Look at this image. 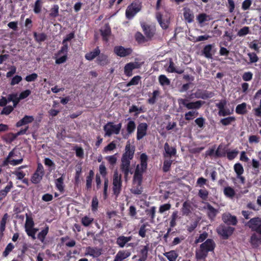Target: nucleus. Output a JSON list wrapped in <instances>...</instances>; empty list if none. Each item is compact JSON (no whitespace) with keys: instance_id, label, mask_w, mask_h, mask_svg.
Returning a JSON list of instances; mask_svg holds the SVG:
<instances>
[{"instance_id":"obj_1","label":"nucleus","mask_w":261,"mask_h":261,"mask_svg":"<svg viewBox=\"0 0 261 261\" xmlns=\"http://www.w3.org/2000/svg\"><path fill=\"white\" fill-rule=\"evenodd\" d=\"M31 93V92L30 90H25L21 92L19 95L16 93L9 95V100H12V106L9 105L6 106L4 109L1 114H9L19 101L27 98L30 95Z\"/></svg>"},{"instance_id":"obj_2","label":"nucleus","mask_w":261,"mask_h":261,"mask_svg":"<svg viewBox=\"0 0 261 261\" xmlns=\"http://www.w3.org/2000/svg\"><path fill=\"white\" fill-rule=\"evenodd\" d=\"M216 244L213 240L207 239L200 245L199 250L196 252V257L198 259H205L209 252L214 251Z\"/></svg>"},{"instance_id":"obj_3","label":"nucleus","mask_w":261,"mask_h":261,"mask_svg":"<svg viewBox=\"0 0 261 261\" xmlns=\"http://www.w3.org/2000/svg\"><path fill=\"white\" fill-rule=\"evenodd\" d=\"M122 176L117 171H115L113 178V194L118 197L122 190Z\"/></svg>"},{"instance_id":"obj_4","label":"nucleus","mask_w":261,"mask_h":261,"mask_svg":"<svg viewBox=\"0 0 261 261\" xmlns=\"http://www.w3.org/2000/svg\"><path fill=\"white\" fill-rule=\"evenodd\" d=\"M170 18L169 14L165 11L162 13L159 12L156 13V18L163 29L168 28L170 22Z\"/></svg>"},{"instance_id":"obj_5","label":"nucleus","mask_w":261,"mask_h":261,"mask_svg":"<svg viewBox=\"0 0 261 261\" xmlns=\"http://www.w3.org/2000/svg\"><path fill=\"white\" fill-rule=\"evenodd\" d=\"M141 9V5L139 2L132 3L128 6L126 10V17L128 19H132Z\"/></svg>"},{"instance_id":"obj_6","label":"nucleus","mask_w":261,"mask_h":261,"mask_svg":"<svg viewBox=\"0 0 261 261\" xmlns=\"http://www.w3.org/2000/svg\"><path fill=\"white\" fill-rule=\"evenodd\" d=\"M234 228L226 226L224 224L220 225L217 229V233L221 236L223 239H227L233 233Z\"/></svg>"},{"instance_id":"obj_7","label":"nucleus","mask_w":261,"mask_h":261,"mask_svg":"<svg viewBox=\"0 0 261 261\" xmlns=\"http://www.w3.org/2000/svg\"><path fill=\"white\" fill-rule=\"evenodd\" d=\"M135 151V146L131 145L129 141H128L121 160L130 161L134 158Z\"/></svg>"},{"instance_id":"obj_8","label":"nucleus","mask_w":261,"mask_h":261,"mask_svg":"<svg viewBox=\"0 0 261 261\" xmlns=\"http://www.w3.org/2000/svg\"><path fill=\"white\" fill-rule=\"evenodd\" d=\"M121 127V124H114L113 122H109L104 126L105 136H110L113 134H118Z\"/></svg>"},{"instance_id":"obj_9","label":"nucleus","mask_w":261,"mask_h":261,"mask_svg":"<svg viewBox=\"0 0 261 261\" xmlns=\"http://www.w3.org/2000/svg\"><path fill=\"white\" fill-rule=\"evenodd\" d=\"M246 225L252 231L256 232L261 236V218L254 217L251 219L247 222Z\"/></svg>"},{"instance_id":"obj_10","label":"nucleus","mask_w":261,"mask_h":261,"mask_svg":"<svg viewBox=\"0 0 261 261\" xmlns=\"http://www.w3.org/2000/svg\"><path fill=\"white\" fill-rule=\"evenodd\" d=\"M99 171L102 177L105 178L103 196L104 199H106L108 197L107 192L108 188L109 180L108 178L106 177L107 175V168L103 163L99 165Z\"/></svg>"},{"instance_id":"obj_11","label":"nucleus","mask_w":261,"mask_h":261,"mask_svg":"<svg viewBox=\"0 0 261 261\" xmlns=\"http://www.w3.org/2000/svg\"><path fill=\"white\" fill-rule=\"evenodd\" d=\"M178 104L181 106H185L188 109H198L204 103L201 100L196 101L195 102H189L187 99L179 98L178 99Z\"/></svg>"},{"instance_id":"obj_12","label":"nucleus","mask_w":261,"mask_h":261,"mask_svg":"<svg viewBox=\"0 0 261 261\" xmlns=\"http://www.w3.org/2000/svg\"><path fill=\"white\" fill-rule=\"evenodd\" d=\"M142 65V62H139L138 61L129 62L126 64L124 68V74L127 76H132L133 74V70L136 69L140 68Z\"/></svg>"},{"instance_id":"obj_13","label":"nucleus","mask_w":261,"mask_h":261,"mask_svg":"<svg viewBox=\"0 0 261 261\" xmlns=\"http://www.w3.org/2000/svg\"><path fill=\"white\" fill-rule=\"evenodd\" d=\"M120 166L121 171L124 174V178L126 182L128 180V175L130 171V161L121 160Z\"/></svg>"},{"instance_id":"obj_14","label":"nucleus","mask_w":261,"mask_h":261,"mask_svg":"<svg viewBox=\"0 0 261 261\" xmlns=\"http://www.w3.org/2000/svg\"><path fill=\"white\" fill-rule=\"evenodd\" d=\"M114 51L118 56L124 57L129 55L132 53V50L130 48H124L122 46H117L115 47Z\"/></svg>"},{"instance_id":"obj_15","label":"nucleus","mask_w":261,"mask_h":261,"mask_svg":"<svg viewBox=\"0 0 261 261\" xmlns=\"http://www.w3.org/2000/svg\"><path fill=\"white\" fill-rule=\"evenodd\" d=\"M222 219L223 221L227 225H236L238 223L237 217L231 215L229 213L223 214Z\"/></svg>"},{"instance_id":"obj_16","label":"nucleus","mask_w":261,"mask_h":261,"mask_svg":"<svg viewBox=\"0 0 261 261\" xmlns=\"http://www.w3.org/2000/svg\"><path fill=\"white\" fill-rule=\"evenodd\" d=\"M144 172V171L140 170V165H137L133 177V185H135L136 183L142 184L143 179V174Z\"/></svg>"},{"instance_id":"obj_17","label":"nucleus","mask_w":261,"mask_h":261,"mask_svg":"<svg viewBox=\"0 0 261 261\" xmlns=\"http://www.w3.org/2000/svg\"><path fill=\"white\" fill-rule=\"evenodd\" d=\"M147 124L146 123H141L137 127V139L140 140L146 135L147 129Z\"/></svg>"},{"instance_id":"obj_18","label":"nucleus","mask_w":261,"mask_h":261,"mask_svg":"<svg viewBox=\"0 0 261 261\" xmlns=\"http://www.w3.org/2000/svg\"><path fill=\"white\" fill-rule=\"evenodd\" d=\"M102 254V249L98 247H88L86 248V255H89L94 258L99 257Z\"/></svg>"},{"instance_id":"obj_19","label":"nucleus","mask_w":261,"mask_h":261,"mask_svg":"<svg viewBox=\"0 0 261 261\" xmlns=\"http://www.w3.org/2000/svg\"><path fill=\"white\" fill-rule=\"evenodd\" d=\"M212 96H213V94L211 93H208L206 92H204V91L199 90L197 91L195 93L191 94L190 95L189 98H193L195 97L197 98H202V99H206L207 98L212 97Z\"/></svg>"},{"instance_id":"obj_20","label":"nucleus","mask_w":261,"mask_h":261,"mask_svg":"<svg viewBox=\"0 0 261 261\" xmlns=\"http://www.w3.org/2000/svg\"><path fill=\"white\" fill-rule=\"evenodd\" d=\"M28 128L29 127L27 126H25L24 128L20 129L19 131L15 134H13L12 133H9L7 136L8 140L10 142L13 141L18 136L27 134V131L28 130Z\"/></svg>"},{"instance_id":"obj_21","label":"nucleus","mask_w":261,"mask_h":261,"mask_svg":"<svg viewBox=\"0 0 261 261\" xmlns=\"http://www.w3.org/2000/svg\"><path fill=\"white\" fill-rule=\"evenodd\" d=\"M164 150L165 153H164V158H169L174 156L176 153V149L175 147H171L168 143H165L164 145Z\"/></svg>"},{"instance_id":"obj_22","label":"nucleus","mask_w":261,"mask_h":261,"mask_svg":"<svg viewBox=\"0 0 261 261\" xmlns=\"http://www.w3.org/2000/svg\"><path fill=\"white\" fill-rule=\"evenodd\" d=\"M144 33L146 37L151 39L155 33V29L153 27L143 24L142 25Z\"/></svg>"},{"instance_id":"obj_23","label":"nucleus","mask_w":261,"mask_h":261,"mask_svg":"<svg viewBox=\"0 0 261 261\" xmlns=\"http://www.w3.org/2000/svg\"><path fill=\"white\" fill-rule=\"evenodd\" d=\"M34 120V118L32 116L25 115V116L18 121L16 124V126L17 127L26 125L29 123L32 122Z\"/></svg>"},{"instance_id":"obj_24","label":"nucleus","mask_w":261,"mask_h":261,"mask_svg":"<svg viewBox=\"0 0 261 261\" xmlns=\"http://www.w3.org/2000/svg\"><path fill=\"white\" fill-rule=\"evenodd\" d=\"M64 174H62L61 177L56 179L55 181L56 188L61 193L64 191Z\"/></svg>"},{"instance_id":"obj_25","label":"nucleus","mask_w":261,"mask_h":261,"mask_svg":"<svg viewBox=\"0 0 261 261\" xmlns=\"http://www.w3.org/2000/svg\"><path fill=\"white\" fill-rule=\"evenodd\" d=\"M13 188V182L11 181L8 182V185L4 189L0 191V201L2 200L6 197L8 193Z\"/></svg>"},{"instance_id":"obj_26","label":"nucleus","mask_w":261,"mask_h":261,"mask_svg":"<svg viewBox=\"0 0 261 261\" xmlns=\"http://www.w3.org/2000/svg\"><path fill=\"white\" fill-rule=\"evenodd\" d=\"M130 255V253L126 251H119L116 255L114 261H122L127 258Z\"/></svg>"},{"instance_id":"obj_27","label":"nucleus","mask_w":261,"mask_h":261,"mask_svg":"<svg viewBox=\"0 0 261 261\" xmlns=\"http://www.w3.org/2000/svg\"><path fill=\"white\" fill-rule=\"evenodd\" d=\"M147 160L148 156L147 155L143 153H142L140 155V170L145 172L147 169Z\"/></svg>"},{"instance_id":"obj_28","label":"nucleus","mask_w":261,"mask_h":261,"mask_svg":"<svg viewBox=\"0 0 261 261\" xmlns=\"http://www.w3.org/2000/svg\"><path fill=\"white\" fill-rule=\"evenodd\" d=\"M97 63L101 66H105L108 64L110 63L108 56L104 54H99L97 58Z\"/></svg>"},{"instance_id":"obj_29","label":"nucleus","mask_w":261,"mask_h":261,"mask_svg":"<svg viewBox=\"0 0 261 261\" xmlns=\"http://www.w3.org/2000/svg\"><path fill=\"white\" fill-rule=\"evenodd\" d=\"M227 150L225 147L220 144L217 148V149L215 151V156L216 157H224L227 154Z\"/></svg>"},{"instance_id":"obj_30","label":"nucleus","mask_w":261,"mask_h":261,"mask_svg":"<svg viewBox=\"0 0 261 261\" xmlns=\"http://www.w3.org/2000/svg\"><path fill=\"white\" fill-rule=\"evenodd\" d=\"M250 243L253 247H257L261 243V238L255 233H253L251 236Z\"/></svg>"},{"instance_id":"obj_31","label":"nucleus","mask_w":261,"mask_h":261,"mask_svg":"<svg viewBox=\"0 0 261 261\" xmlns=\"http://www.w3.org/2000/svg\"><path fill=\"white\" fill-rule=\"evenodd\" d=\"M43 176L42 174L35 171L31 176V182L34 184H38L41 181Z\"/></svg>"},{"instance_id":"obj_32","label":"nucleus","mask_w":261,"mask_h":261,"mask_svg":"<svg viewBox=\"0 0 261 261\" xmlns=\"http://www.w3.org/2000/svg\"><path fill=\"white\" fill-rule=\"evenodd\" d=\"M206 208L208 210L207 215L210 218H214L217 215V211L213 206H212L209 203L206 202Z\"/></svg>"},{"instance_id":"obj_33","label":"nucleus","mask_w":261,"mask_h":261,"mask_svg":"<svg viewBox=\"0 0 261 261\" xmlns=\"http://www.w3.org/2000/svg\"><path fill=\"white\" fill-rule=\"evenodd\" d=\"M184 17L185 20L189 23H191L193 21L194 15L189 9H184Z\"/></svg>"},{"instance_id":"obj_34","label":"nucleus","mask_w":261,"mask_h":261,"mask_svg":"<svg viewBox=\"0 0 261 261\" xmlns=\"http://www.w3.org/2000/svg\"><path fill=\"white\" fill-rule=\"evenodd\" d=\"M49 231V227L47 225L44 227V228L37 235V238L42 243L44 242L45 237Z\"/></svg>"},{"instance_id":"obj_35","label":"nucleus","mask_w":261,"mask_h":261,"mask_svg":"<svg viewBox=\"0 0 261 261\" xmlns=\"http://www.w3.org/2000/svg\"><path fill=\"white\" fill-rule=\"evenodd\" d=\"M26 220L25 223L24 224V228H32L34 226L35 223L33 220V218L31 216V215H29L28 214H26Z\"/></svg>"},{"instance_id":"obj_36","label":"nucleus","mask_w":261,"mask_h":261,"mask_svg":"<svg viewBox=\"0 0 261 261\" xmlns=\"http://www.w3.org/2000/svg\"><path fill=\"white\" fill-rule=\"evenodd\" d=\"M148 249L149 247L148 245L143 246V248L141 250V256L138 259V261H145L147 259Z\"/></svg>"},{"instance_id":"obj_37","label":"nucleus","mask_w":261,"mask_h":261,"mask_svg":"<svg viewBox=\"0 0 261 261\" xmlns=\"http://www.w3.org/2000/svg\"><path fill=\"white\" fill-rule=\"evenodd\" d=\"M191 204L188 201H185L182 204L181 211L183 216H188L191 212Z\"/></svg>"},{"instance_id":"obj_38","label":"nucleus","mask_w":261,"mask_h":261,"mask_svg":"<svg viewBox=\"0 0 261 261\" xmlns=\"http://www.w3.org/2000/svg\"><path fill=\"white\" fill-rule=\"evenodd\" d=\"M210 16L206 15L205 13H201L199 14L197 17V19L198 22L202 25L203 23L205 21H208L211 20Z\"/></svg>"},{"instance_id":"obj_39","label":"nucleus","mask_w":261,"mask_h":261,"mask_svg":"<svg viewBox=\"0 0 261 261\" xmlns=\"http://www.w3.org/2000/svg\"><path fill=\"white\" fill-rule=\"evenodd\" d=\"M100 54V50L98 48H95L93 51L87 53L85 55V58L89 61L92 60Z\"/></svg>"},{"instance_id":"obj_40","label":"nucleus","mask_w":261,"mask_h":261,"mask_svg":"<svg viewBox=\"0 0 261 261\" xmlns=\"http://www.w3.org/2000/svg\"><path fill=\"white\" fill-rule=\"evenodd\" d=\"M224 194L227 197L232 198L236 195L234 190L230 187H226L224 189Z\"/></svg>"},{"instance_id":"obj_41","label":"nucleus","mask_w":261,"mask_h":261,"mask_svg":"<svg viewBox=\"0 0 261 261\" xmlns=\"http://www.w3.org/2000/svg\"><path fill=\"white\" fill-rule=\"evenodd\" d=\"M101 33L103 39L106 41L108 40V37L111 33V30L110 27L108 25H105L103 28H101Z\"/></svg>"},{"instance_id":"obj_42","label":"nucleus","mask_w":261,"mask_h":261,"mask_svg":"<svg viewBox=\"0 0 261 261\" xmlns=\"http://www.w3.org/2000/svg\"><path fill=\"white\" fill-rule=\"evenodd\" d=\"M212 45L211 44L206 45L203 50V53L204 56L208 59H212L213 57L212 51Z\"/></svg>"},{"instance_id":"obj_43","label":"nucleus","mask_w":261,"mask_h":261,"mask_svg":"<svg viewBox=\"0 0 261 261\" xmlns=\"http://www.w3.org/2000/svg\"><path fill=\"white\" fill-rule=\"evenodd\" d=\"M233 169L237 174V176L242 175L244 172V168L242 165L240 163H236L234 165Z\"/></svg>"},{"instance_id":"obj_44","label":"nucleus","mask_w":261,"mask_h":261,"mask_svg":"<svg viewBox=\"0 0 261 261\" xmlns=\"http://www.w3.org/2000/svg\"><path fill=\"white\" fill-rule=\"evenodd\" d=\"M178 212L177 211H174L171 216V220L170 221V227L173 228L176 225V220L178 219Z\"/></svg>"},{"instance_id":"obj_45","label":"nucleus","mask_w":261,"mask_h":261,"mask_svg":"<svg viewBox=\"0 0 261 261\" xmlns=\"http://www.w3.org/2000/svg\"><path fill=\"white\" fill-rule=\"evenodd\" d=\"M164 255L168 258L169 261H176L178 256L177 254L174 250L166 252L164 254Z\"/></svg>"},{"instance_id":"obj_46","label":"nucleus","mask_w":261,"mask_h":261,"mask_svg":"<svg viewBox=\"0 0 261 261\" xmlns=\"http://www.w3.org/2000/svg\"><path fill=\"white\" fill-rule=\"evenodd\" d=\"M235 121L236 118L231 116L222 119L220 120V123L224 126H227L231 124L232 122H234Z\"/></svg>"},{"instance_id":"obj_47","label":"nucleus","mask_w":261,"mask_h":261,"mask_svg":"<svg viewBox=\"0 0 261 261\" xmlns=\"http://www.w3.org/2000/svg\"><path fill=\"white\" fill-rule=\"evenodd\" d=\"M172 160L170 159L165 160L163 163V171L164 172H168L170 170L171 166L172 164Z\"/></svg>"},{"instance_id":"obj_48","label":"nucleus","mask_w":261,"mask_h":261,"mask_svg":"<svg viewBox=\"0 0 261 261\" xmlns=\"http://www.w3.org/2000/svg\"><path fill=\"white\" fill-rule=\"evenodd\" d=\"M94 221L93 218L89 217L87 216L83 217L81 219V223L85 227L89 226Z\"/></svg>"},{"instance_id":"obj_49","label":"nucleus","mask_w":261,"mask_h":261,"mask_svg":"<svg viewBox=\"0 0 261 261\" xmlns=\"http://www.w3.org/2000/svg\"><path fill=\"white\" fill-rule=\"evenodd\" d=\"M208 194V191L204 188L199 190L198 195L201 199L205 201L207 200Z\"/></svg>"},{"instance_id":"obj_50","label":"nucleus","mask_w":261,"mask_h":261,"mask_svg":"<svg viewBox=\"0 0 261 261\" xmlns=\"http://www.w3.org/2000/svg\"><path fill=\"white\" fill-rule=\"evenodd\" d=\"M142 184L136 183L135 185H133L132 189V192L136 195L141 194L142 192V188L141 187Z\"/></svg>"},{"instance_id":"obj_51","label":"nucleus","mask_w":261,"mask_h":261,"mask_svg":"<svg viewBox=\"0 0 261 261\" xmlns=\"http://www.w3.org/2000/svg\"><path fill=\"white\" fill-rule=\"evenodd\" d=\"M246 103H242L238 105L236 107V112L239 114H243L246 111Z\"/></svg>"},{"instance_id":"obj_52","label":"nucleus","mask_w":261,"mask_h":261,"mask_svg":"<svg viewBox=\"0 0 261 261\" xmlns=\"http://www.w3.org/2000/svg\"><path fill=\"white\" fill-rule=\"evenodd\" d=\"M67 60V55L62 54L59 55V54L56 57V63L57 64H60L66 62Z\"/></svg>"},{"instance_id":"obj_53","label":"nucleus","mask_w":261,"mask_h":261,"mask_svg":"<svg viewBox=\"0 0 261 261\" xmlns=\"http://www.w3.org/2000/svg\"><path fill=\"white\" fill-rule=\"evenodd\" d=\"M156 207L152 206L150 209L146 210V213L147 215L150 218V220L153 221L155 217Z\"/></svg>"},{"instance_id":"obj_54","label":"nucleus","mask_w":261,"mask_h":261,"mask_svg":"<svg viewBox=\"0 0 261 261\" xmlns=\"http://www.w3.org/2000/svg\"><path fill=\"white\" fill-rule=\"evenodd\" d=\"M238 153L239 151L237 149H235L231 151L227 150V158L229 160H232L237 157Z\"/></svg>"},{"instance_id":"obj_55","label":"nucleus","mask_w":261,"mask_h":261,"mask_svg":"<svg viewBox=\"0 0 261 261\" xmlns=\"http://www.w3.org/2000/svg\"><path fill=\"white\" fill-rule=\"evenodd\" d=\"M14 248V245L11 243H9L3 253V256L4 257H7Z\"/></svg>"},{"instance_id":"obj_56","label":"nucleus","mask_w":261,"mask_h":261,"mask_svg":"<svg viewBox=\"0 0 261 261\" xmlns=\"http://www.w3.org/2000/svg\"><path fill=\"white\" fill-rule=\"evenodd\" d=\"M250 33V28L248 27H244L241 29L237 33V35L239 37H243Z\"/></svg>"},{"instance_id":"obj_57","label":"nucleus","mask_w":261,"mask_h":261,"mask_svg":"<svg viewBox=\"0 0 261 261\" xmlns=\"http://www.w3.org/2000/svg\"><path fill=\"white\" fill-rule=\"evenodd\" d=\"M159 81L162 86H168L170 83L169 80L165 75H161L159 77Z\"/></svg>"},{"instance_id":"obj_58","label":"nucleus","mask_w":261,"mask_h":261,"mask_svg":"<svg viewBox=\"0 0 261 261\" xmlns=\"http://www.w3.org/2000/svg\"><path fill=\"white\" fill-rule=\"evenodd\" d=\"M171 207V204L169 203L161 205L159 209V213L163 214L164 212L170 210Z\"/></svg>"},{"instance_id":"obj_59","label":"nucleus","mask_w":261,"mask_h":261,"mask_svg":"<svg viewBox=\"0 0 261 261\" xmlns=\"http://www.w3.org/2000/svg\"><path fill=\"white\" fill-rule=\"evenodd\" d=\"M34 36L35 38V40L38 42H41L44 41L46 39V35L44 33H39L37 34V33L35 32L34 33Z\"/></svg>"},{"instance_id":"obj_60","label":"nucleus","mask_w":261,"mask_h":261,"mask_svg":"<svg viewBox=\"0 0 261 261\" xmlns=\"http://www.w3.org/2000/svg\"><path fill=\"white\" fill-rule=\"evenodd\" d=\"M126 243L125 236H120L116 240V244L121 248L124 247Z\"/></svg>"},{"instance_id":"obj_61","label":"nucleus","mask_w":261,"mask_h":261,"mask_svg":"<svg viewBox=\"0 0 261 261\" xmlns=\"http://www.w3.org/2000/svg\"><path fill=\"white\" fill-rule=\"evenodd\" d=\"M42 2L41 0H37L35 2L34 11L35 13L38 14L41 12Z\"/></svg>"},{"instance_id":"obj_62","label":"nucleus","mask_w":261,"mask_h":261,"mask_svg":"<svg viewBox=\"0 0 261 261\" xmlns=\"http://www.w3.org/2000/svg\"><path fill=\"white\" fill-rule=\"evenodd\" d=\"M12 174L16 175V179L18 180L22 179L25 176L26 174L23 171L15 170L12 172Z\"/></svg>"},{"instance_id":"obj_63","label":"nucleus","mask_w":261,"mask_h":261,"mask_svg":"<svg viewBox=\"0 0 261 261\" xmlns=\"http://www.w3.org/2000/svg\"><path fill=\"white\" fill-rule=\"evenodd\" d=\"M260 47L261 43L258 42L256 40L252 41L249 44V47L256 51H257Z\"/></svg>"},{"instance_id":"obj_64","label":"nucleus","mask_w":261,"mask_h":261,"mask_svg":"<svg viewBox=\"0 0 261 261\" xmlns=\"http://www.w3.org/2000/svg\"><path fill=\"white\" fill-rule=\"evenodd\" d=\"M136 128V125L133 121H130L127 125V131L129 134H131L134 132Z\"/></svg>"}]
</instances>
